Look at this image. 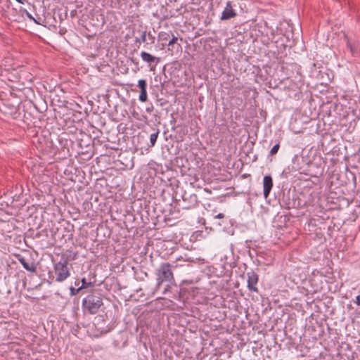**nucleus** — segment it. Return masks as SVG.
Returning a JSON list of instances; mask_svg holds the SVG:
<instances>
[{
    "mask_svg": "<svg viewBox=\"0 0 360 360\" xmlns=\"http://www.w3.org/2000/svg\"><path fill=\"white\" fill-rule=\"evenodd\" d=\"M172 264L170 262H162L155 269L156 286L160 288L163 283L170 288L176 285L175 278L173 273Z\"/></svg>",
    "mask_w": 360,
    "mask_h": 360,
    "instance_id": "obj_1",
    "label": "nucleus"
},
{
    "mask_svg": "<svg viewBox=\"0 0 360 360\" xmlns=\"http://www.w3.org/2000/svg\"><path fill=\"white\" fill-rule=\"evenodd\" d=\"M68 265V258H65V255L63 254L61 255L60 260L54 264V275H49V279L51 280V282L56 281L61 283L66 280L70 276V269Z\"/></svg>",
    "mask_w": 360,
    "mask_h": 360,
    "instance_id": "obj_2",
    "label": "nucleus"
},
{
    "mask_svg": "<svg viewBox=\"0 0 360 360\" xmlns=\"http://www.w3.org/2000/svg\"><path fill=\"white\" fill-rule=\"evenodd\" d=\"M103 305L102 298L99 295L90 294L82 300V309L84 312L96 314Z\"/></svg>",
    "mask_w": 360,
    "mask_h": 360,
    "instance_id": "obj_3",
    "label": "nucleus"
},
{
    "mask_svg": "<svg viewBox=\"0 0 360 360\" xmlns=\"http://www.w3.org/2000/svg\"><path fill=\"white\" fill-rule=\"evenodd\" d=\"M192 280H184L180 285V293L186 299H195L202 289L192 285Z\"/></svg>",
    "mask_w": 360,
    "mask_h": 360,
    "instance_id": "obj_4",
    "label": "nucleus"
},
{
    "mask_svg": "<svg viewBox=\"0 0 360 360\" xmlns=\"http://www.w3.org/2000/svg\"><path fill=\"white\" fill-rule=\"evenodd\" d=\"M198 202V197L195 194L184 193L182 196V202H179L178 205L182 210H189L195 207Z\"/></svg>",
    "mask_w": 360,
    "mask_h": 360,
    "instance_id": "obj_5",
    "label": "nucleus"
},
{
    "mask_svg": "<svg viewBox=\"0 0 360 360\" xmlns=\"http://www.w3.org/2000/svg\"><path fill=\"white\" fill-rule=\"evenodd\" d=\"M324 168L316 163L309 164L308 168L303 171H300V174H305L310 177H319L323 174Z\"/></svg>",
    "mask_w": 360,
    "mask_h": 360,
    "instance_id": "obj_6",
    "label": "nucleus"
},
{
    "mask_svg": "<svg viewBox=\"0 0 360 360\" xmlns=\"http://www.w3.org/2000/svg\"><path fill=\"white\" fill-rule=\"evenodd\" d=\"M248 288L250 292H258L257 284L259 281V276L254 271L247 273Z\"/></svg>",
    "mask_w": 360,
    "mask_h": 360,
    "instance_id": "obj_7",
    "label": "nucleus"
},
{
    "mask_svg": "<svg viewBox=\"0 0 360 360\" xmlns=\"http://www.w3.org/2000/svg\"><path fill=\"white\" fill-rule=\"evenodd\" d=\"M194 262L195 261L193 259L188 257L187 255H185L184 256H180L177 257L176 260L171 264H172V268L174 269L184 266H190L191 264H193Z\"/></svg>",
    "mask_w": 360,
    "mask_h": 360,
    "instance_id": "obj_8",
    "label": "nucleus"
},
{
    "mask_svg": "<svg viewBox=\"0 0 360 360\" xmlns=\"http://www.w3.org/2000/svg\"><path fill=\"white\" fill-rule=\"evenodd\" d=\"M273 179L271 175H266L263 179V194L267 198L273 187Z\"/></svg>",
    "mask_w": 360,
    "mask_h": 360,
    "instance_id": "obj_9",
    "label": "nucleus"
},
{
    "mask_svg": "<svg viewBox=\"0 0 360 360\" xmlns=\"http://www.w3.org/2000/svg\"><path fill=\"white\" fill-rule=\"evenodd\" d=\"M214 269L213 274L217 277L229 276L231 274V271L226 269L225 264L217 263L214 266Z\"/></svg>",
    "mask_w": 360,
    "mask_h": 360,
    "instance_id": "obj_10",
    "label": "nucleus"
},
{
    "mask_svg": "<svg viewBox=\"0 0 360 360\" xmlns=\"http://www.w3.org/2000/svg\"><path fill=\"white\" fill-rule=\"evenodd\" d=\"M17 259L23 268L27 271L32 273H35L37 271V266L34 262H28L26 259L21 255H18Z\"/></svg>",
    "mask_w": 360,
    "mask_h": 360,
    "instance_id": "obj_11",
    "label": "nucleus"
},
{
    "mask_svg": "<svg viewBox=\"0 0 360 360\" xmlns=\"http://www.w3.org/2000/svg\"><path fill=\"white\" fill-rule=\"evenodd\" d=\"M235 16H236V13L232 8L231 2L229 1L226 4V6L224 11L222 12V14L221 16V20H229L232 18H234Z\"/></svg>",
    "mask_w": 360,
    "mask_h": 360,
    "instance_id": "obj_12",
    "label": "nucleus"
},
{
    "mask_svg": "<svg viewBox=\"0 0 360 360\" xmlns=\"http://www.w3.org/2000/svg\"><path fill=\"white\" fill-rule=\"evenodd\" d=\"M347 46L353 56H360V43L358 41L351 42L349 40H347Z\"/></svg>",
    "mask_w": 360,
    "mask_h": 360,
    "instance_id": "obj_13",
    "label": "nucleus"
},
{
    "mask_svg": "<svg viewBox=\"0 0 360 360\" xmlns=\"http://www.w3.org/2000/svg\"><path fill=\"white\" fill-rule=\"evenodd\" d=\"M141 57L143 61L148 63L149 65L153 63L156 65L160 62L159 58L155 57L146 51H142L141 53Z\"/></svg>",
    "mask_w": 360,
    "mask_h": 360,
    "instance_id": "obj_14",
    "label": "nucleus"
},
{
    "mask_svg": "<svg viewBox=\"0 0 360 360\" xmlns=\"http://www.w3.org/2000/svg\"><path fill=\"white\" fill-rule=\"evenodd\" d=\"M81 281H82V285L76 290L77 292H79L84 288H87L93 285V283L91 282H87V281L86 280L85 278H83Z\"/></svg>",
    "mask_w": 360,
    "mask_h": 360,
    "instance_id": "obj_15",
    "label": "nucleus"
},
{
    "mask_svg": "<svg viewBox=\"0 0 360 360\" xmlns=\"http://www.w3.org/2000/svg\"><path fill=\"white\" fill-rule=\"evenodd\" d=\"M169 33L165 32H160L158 34L159 40L161 41H165V43H167L169 41Z\"/></svg>",
    "mask_w": 360,
    "mask_h": 360,
    "instance_id": "obj_16",
    "label": "nucleus"
},
{
    "mask_svg": "<svg viewBox=\"0 0 360 360\" xmlns=\"http://www.w3.org/2000/svg\"><path fill=\"white\" fill-rule=\"evenodd\" d=\"M181 50V46L180 44L171 45V46H168V51L171 52V54L173 55L174 52L178 53Z\"/></svg>",
    "mask_w": 360,
    "mask_h": 360,
    "instance_id": "obj_17",
    "label": "nucleus"
},
{
    "mask_svg": "<svg viewBox=\"0 0 360 360\" xmlns=\"http://www.w3.org/2000/svg\"><path fill=\"white\" fill-rule=\"evenodd\" d=\"M65 258H68V262L69 260H75L77 257V252H72L71 250L67 251V255H64Z\"/></svg>",
    "mask_w": 360,
    "mask_h": 360,
    "instance_id": "obj_18",
    "label": "nucleus"
},
{
    "mask_svg": "<svg viewBox=\"0 0 360 360\" xmlns=\"http://www.w3.org/2000/svg\"><path fill=\"white\" fill-rule=\"evenodd\" d=\"M178 38L172 34V38L169 37V41L167 43H162V45H167V46H171V45L177 44Z\"/></svg>",
    "mask_w": 360,
    "mask_h": 360,
    "instance_id": "obj_19",
    "label": "nucleus"
},
{
    "mask_svg": "<svg viewBox=\"0 0 360 360\" xmlns=\"http://www.w3.org/2000/svg\"><path fill=\"white\" fill-rule=\"evenodd\" d=\"M233 296H232V298L233 300H230L229 302H230V304L228 306L229 308H233V309H236L238 307V302L236 300V298L235 297V295H236V292H233Z\"/></svg>",
    "mask_w": 360,
    "mask_h": 360,
    "instance_id": "obj_20",
    "label": "nucleus"
},
{
    "mask_svg": "<svg viewBox=\"0 0 360 360\" xmlns=\"http://www.w3.org/2000/svg\"><path fill=\"white\" fill-rule=\"evenodd\" d=\"M158 134H159V131L158 130H157L155 132H154L152 134H150V146H153L155 145V142L157 141Z\"/></svg>",
    "mask_w": 360,
    "mask_h": 360,
    "instance_id": "obj_21",
    "label": "nucleus"
},
{
    "mask_svg": "<svg viewBox=\"0 0 360 360\" xmlns=\"http://www.w3.org/2000/svg\"><path fill=\"white\" fill-rule=\"evenodd\" d=\"M139 98V101L141 102H146L147 101L148 96H147L146 89H143L142 91H141Z\"/></svg>",
    "mask_w": 360,
    "mask_h": 360,
    "instance_id": "obj_22",
    "label": "nucleus"
},
{
    "mask_svg": "<svg viewBox=\"0 0 360 360\" xmlns=\"http://www.w3.org/2000/svg\"><path fill=\"white\" fill-rule=\"evenodd\" d=\"M279 148H280V143H279V142H278V143H277L276 145H274V146H273V148L271 149V150H270V152H269L270 155H271V156H272V155H276V154L278 153V150H279Z\"/></svg>",
    "mask_w": 360,
    "mask_h": 360,
    "instance_id": "obj_23",
    "label": "nucleus"
},
{
    "mask_svg": "<svg viewBox=\"0 0 360 360\" xmlns=\"http://www.w3.org/2000/svg\"><path fill=\"white\" fill-rule=\"evenodd\" d=\"M138 86L140 88L141 91L143 89H146L147 83L145 79H140L138 82Z\"/></svg>",
    "mask_w": 360,
    "mask_h": 360,
    "instance_id": "obj_24",
    "label": "nucleus"
},
{
    "mask_svg": "<svg viewBox=\"0 0 360 360\" xmlns=\"http://www.w3.org/2000/svg\"><path fill=\"white\" fill-rule=\"evenodd\" d=\"M23 12L25 13V14L27 18H29L30 20H33L34 22L39 24V22L36 20V19L26 9H24Z\"/></svg>",
    "mask_w": 360,
    "mask_h": 360,
    "instance_id": "obj_25",
    "label": "nucleus"
},
{
    "mask_svg": "<svg viewBox=\"0 0 360 360\" xmlns=\"http://www.w3.org/2000/svg\"><path fill=\"white\" fill-rule=\"evenodd\" d=\"M146 41V32L144 31L142 33L140 39H136V41L141 43V42H145Z\"/></svg>",
    "mask_w": 360,
    "mask_h": 360,
    "instance_id": "obj_26",
    "label": "nucleus"
},
{
    "mask_svg": "<svg viewBox=\"0 0 360 360\" xmlns=\"http://www.w3.org/2000/svg\"><path fill=\"white\" fill-rule=\"evenodd\" d=\"M131 61L135 65L136 69L139 70V63L135 59H134V58H131Z\"/></svg>",
    "mask_w": 360,
    "mask_h": 360,
    "instance_id": "obj_27",
    "label": "nucleus"
},
{
    "mask_svg": "<svg viewBox=\"0 0 360 360\" xmlns=\"http://www.w3.org/2000/svg\"><path fill=\"white\" fill-rule=\"evenodd\" d=\"M354 302L358 305L360 306V294L356 297V300Z\"/></svg>",
    "mask_w": 360,
    "mask_h": 360,
    "instance_id": "obj_28",
    "label": "nucleus"
},
{
    "mask_svg": "<svg viewBox=\"0 0 360 360\" xmlns=\"http://www.w3.org/2000/svg\"><path fill=\"white\" fill-rule=\"evenodd\" d=\"M224 217V214L223 213H219L216 216V218L221 219Z\"/></svg>",
    "mask_w": 360,
    "mask_h": 360,
    "instance_id": "obj_29",
    "label": "nucleus"
},
{
    "mask_svg": "<svg viewBox=\"0 0 360 360\" xmlns=\"http://www.w3.org/2000/svg\"><path fill=\"white\" fill-rule=\"evenodd\" d=\"M77 289H75L73 288H71V294L72 295H76L77 292H76Z\"/></svg>",
    "mask_w": 360,
    "mask_h": 360,
    "instance_id": "obj_30",
    "label": "nucleus"
},
{
    "mask_svg": "<svg viewBox=\"0 0 360 360\" xmlns=\"http://www.w3.org/2000/svg\"><path fill=\"white\" fill-rule=\"evenodd\" d=\"M15 1L22 4H24V3H25V0H15Z\"/></svg>",
    "mask_w": 360,
    "mask_h": 360,
    "instance_id": "obj_31",
    "label": "nucleus"
},
{
    "mask_svg": "<svg viewBox=\"0 0 360 360\" xmlns=\"http://www.w3.org/2000/svg\"><path fill=\"white\" fill-rule=\"evenodd\" d=\"M153 107L151 108H147L146 111L150 112L152 111Z\"/></svg>",
    "mask_w": 360,
    "mask_h": 360,
    "instance_id": "obj_32",
    "label": "nucleus"
}]
</instances>
